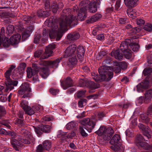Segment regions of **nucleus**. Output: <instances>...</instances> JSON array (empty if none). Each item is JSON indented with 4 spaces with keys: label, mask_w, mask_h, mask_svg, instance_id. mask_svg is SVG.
Here are the masks:
<instances>
[{
    "label": "nucleus",
    "mask_w": 152,
    "mask_h": 152,
    "mask_svg": "<svg viewBox=\"0 0 152 152\" xmlns=\"http://www.w3.org/2000/svg\"><path fill=\"white\" fill-rule=\"evenodd\" d=\"M75 20H76V15H74L73 9L72 11L70 8L64 9L59 22L60 28L62 30L66 31L67 27Z\"/></svg>",
    "instance_id": "1"
},
{
    "label": "nucleus",
    "mask_w": 152,
    "mask_h": 152,
    "mask_svg": "<svg viewBox=\"0 0 152 152\" xmlns=\"http://www.w3.org/2000/svg\"><path fill=\"white\" fill-rule=\"evenodd\" d=\"M110 67L107 65L100 66L98 69L99 75H96L93 78L98 82L106 80V81L110 80L113 77V73L110 71Z\"/></svg>",
    "instance_id": "2"
},
{
    "label": "nucleus",
    "mask_w": 152,
    "mask_h": 152,
    "mask_svg": "<svg viewBox=\"0 0 152 152\" xmlns=\"http://www.w3.org/2000/svg\"><path fill=\"white\" fill-rule=\"evenodd\" d=\"M81 126H80V133L81 136L86 137L88 136V134L86 132L84 129L89 132H91L93 129L96 125L95 120L86 118L82 120L80 122Z\"/></svg>",
    "instance_id": "3"
},
{
    "label": "nucleus",
    "mask_w": 152,
    "mask_h": 152,
    "mask_svg": "<svg viewBox=\"0 0 152 152\" xmlns=\"http://www.w3.org/2000/svg\"><path fill=\"white\" fill-rule=\"evenodd\" d=\"M48 34L50 39H53L56 38V40H58L60 39L62 36V33L59 30L58 26L56 25L54 27H53L51 30L44 29L42 31V35L44 37H48Z\"/></svg>",
    "instance_id": "4"
},
{
    "label": "nucleus",
    "mask_w": 152,
    "mask_h": 152,
    "mask_svg": "<svg viewBox=\"0 0 152 152\" xmlns=\"http://www.w3.org/2000/svg\"><path fill=\"white\" fill-rule=\"evenodd\" d=\"M17 139L11 138L10 143L13 149L16 151H19L20 147H22L24 144H30L31 142L28 139L23 138L21 136H18Z\"/></svg>",
    "instance_id": "5"
},
{
    "label": "nucleus",
    "mask_w": 152,
    "mask_h": 152,
    "mask_svg": "<svg viewBox=\"0 0 152 152\" xmlns=\"http://www.w3.org/2000/svg\"><path fill=\"white\" fill-rule=\"evenodd\" d=\"M144 141H148V140H146L141 134H137L135 140V142L136 145L140 148H142L152 152V145H149L148 143L144 142Z\"/></svg>",
    "instance_id": "6"
},
{
    "label": "nucleus",
    "mask_w": 152,
    "mask_h": 152,
    "mask_svg": "<svg viewBox=\"0 0 152 152\" xmlns=\"http://www.w3.org/2000/svg\"><path fill=\"white\" fill-rule=\"evenodd\" d=\"M120 136L118 134H115L110 140V143L112 145L111 148L116 152H124L123 147L121 145L120 143Z\"/></svg>",
    "instance_id": "7"
},
{
    "label": "nucleus",
    "mask_w": 152,
    "mask_h": 152,
    "mask_svg": "<svg viewBox=\"0 0 152 152\" xmlns=\"http://www.w3.org/2000/svg\"><path fill=\"white\" fill-rule=\"evenodd\" d=\"M152 83V77L151 76H147L145 79L137 86V91L139 92H142L144 90L148 88L150 84Z\"/></svg>",
    "instance_id": "8"
},
{
    "label": "nucleus",
    "mask_w": 152,
    "mask_h": 152,
    "mask_svg": "<svg viewBox=\"0 0 152 152\" xmlns=\"http://www.w3.org/2000/svg\"><path fill=\"white\" fill-rule=\"evenodd\" d=\"M73 10L74 12V15L77 14V19L79 20L83 21L87 17L86 10L85 9L83 10L80 9L79 10L78 6L75 5L73 7Z\"/></svg>",
    "instance_id": "9"
},
{
    "label": "nucleus",
    "mask_w": 152,
    "mask_h": 152,
    "mask_svg": "<svg viewBox=\"0 0 152 152\" xmlns=\"http://www.w3.org/2000/svg\"><path fill=\"white\" fill-rule=\"evenodd\" d=\"M138 126L139 128L142 130V134L147 138V139L146 140L148 141L152 135V133L149 127L141 123L139 124Z\"/></svg>",
    "instance_id": "10"
},
{
    "label": "nucleus",
    "mask_w": 152,
    "mask_h": 152,
    "mask_svg": "<svg viewBox=\"0 0 152 152\" xmlns=\"http://www.w3.org/2000/svg\"><path fill=\"white\" fill-rule=\"evenodd\" d=\"M56 45L52 43L46 47L44 53L41 57L42 59H46L52 55L53 50L56 48Z\"/></svg>",
    "instance_id": "11"
},
{
    "label": "nucleus",
    "mask_w": 152,
    "mask_h": 152,
    "mask_svg": "<svg viewBox=\"0 0 152 152\" xmlns=\"http://www.w3.org/2000/svg\"><path fill=\"white\" fill-rule=\"evenodd\" d=\"M60 83L61 87L64 90H66L74 85L73 80L69 77H68L66 79L61 80Z\"/></svg>",
    "instance_id": "12"
},
{
    "label": "nucleus",
    "mask_w": 152,
    "mask_h": 152,
    "mask_svg": "<svg viewBox=\"0 0 152 152\" xmlns=\"http://www.w3.org/2000/svg\"><path fill=\"white\" fill-rule=\"evenodd\" d=\"M77 46L75 44H73L69 45L65 50L64 55L65 58L72 56L76 54V49Z\"/></svg>",
    "instance_id": "13"
},
{
    "label": "nucleus",
    "mask_w": 152,
    "mask_h": 152,
    "mask_svg": "<svg viewBox=\"0 0 152 152\" xmlns=\"http://www.w3.org/2000/svg\"><path fill=\"white\" fill-rule=\"evenodd\" d=\"M4 84L6 86L5 91L7 92L9 90L11 91L13 89L14 87L17 86L18 82L17 80L10 79L6 81H4Z\"/></svg>",
    "instance_id": "14"
},
{
    "label": "nucleus",
    "mask_w": 152,
    "mask_h": 152,
    "mask_svg": "<svg viewBox=\"0 0 152 152\" xmlns=\"http://www.w3.org/2000/svg\"><path fill=\"white\" fill-rule=\"evenodd\" d=\"M31 91L29 84L27 83H23L20 86L18 93L20 94H23L27 91Z\"/></svg>",
    "instance_id": "15"
},
{
    "label": "nucleus",
    "mask_w": 152,
    "mask_h": 152,
    "mask_svg": "<svg viewBox=\"0 0 152 152\" xmlns=\"http://www.w3.org/2000/svg\"><path fill=\"white\" fill-rule=\"evenodd\" d=\"M62 59V58L60 57L56 58L53 61L51 60L45 61L44 62L47 66H50L53 68H56L58 67L59 63Z\"/></svg>",
    "instance_id": "16"
},
{
    "label": "nucleus",
    "mask_w": 152,
    "mask_h": 152,
    "mask_svg": "<svg viewBox=\"0 0 152 152\" xmlns=\"http://www.w3.org/2000/svg\"><path fill=\"white\" fill-rule=\"evenodd\" d=\"M131 43V40L126 39L122 42L120 46V49L122 52L129 50L130 49L129 45Z\"/></svg>",
    "instance_id": "17"
},
{
    "label": "nucleus",
    "mask_w": 152,
    "mask_h": 152,
    "mask_svg": "<svg viewBox=\"0 0 152 152\" xmlns=\"http://www.w3.org/2000/svg\"><path fill=\"white\" fill-rule=\"evenodd\" d=\"M105 135L102 136L103 141L109 140L111 138L114 133V131L112 127H109L106 128Z\"/></svg>",
    "instance_id": "18"
},
{
    "label": "nucleus",
    "mask_w": 152,
    "mask_h": 152,
    "mask_svg": "<svg viewBox=\"0 0 152 152\" xmlns=\"http://www.w3.org/2000/svg\"><path fill=\"white\" fill-rule=\"evenodd\" d=\"M36 18V16L34 15H31V16L23 15L22 18V20L24 22V23L28 24L34 23Z\"/></svg>",
    "instance_id": "19"
},
{
    "label": "nucleus",
    "mask_w": 152,
    "mask_h": 152,
    "mask_svg": "<svg viewBox=\"0 0 152 152\" xmlns=\"http://www.w3.org/2000/svg\"><path fill=\"white\" fill-rule=\"evenodd\" d=\"M80 37L79 33L77 31L71 32L68 34L67 36L68 39L72 41H74L78 39Z\"/></svg>",
    "instance_id": "20"
},
{
    "label": "nucleus",
    "mask_w": 152,
    "mask_h": 152,
    "mask_svg": "<svg viewBox=\"0 0 152 152\" xmlns=\"http://www.w3.org/2000/svg\"><path fill=\"white\" fill-rule=\"evenodd\" d=\"M64 7L63 4L62 2H59L58 4L56 2L54 1L51 5L52 11L54 13H56L58 9H61Z\"/></svg>",
    "instance_id": "21"
},
{
    "label": "nucleus",
    "mask_w": 152,
    "mask_h": 152,
    "mask_svg": "<svg viewBox=\"0 0 152 152\" xmlns=\"http://www.w3.org/2000/svg\"><path fill=\"white\" fill-rule=\"evenodd\" d=\"M26 66V64L25 63H22L20 64L18 68V71L16 74L17 77L16 78H19L21 77L22 74L25 71V69Z\"/></svg>",
    "instance_id": "22"
},
{
    "label": "nucleus",
    "mask_w": 152,
    "mask_h": 152,
    "mask_svg": "<svg viewBox=\"0 0 152 152\" xmlns=\"http://www.w3.org/2000/svg\"><path fill=\"white\" fill-rule=\"evenodd\" d=\"M21 35L18 34L13 35L10 39L11 45L18 44L21 40Z\"/></svg>",
    "instance_id": "23"
},
{
    "label": "nucleus",
    "mask_w": 152,
    "mask_h": 152,
    "mask_svg": "<svg viewBox=\"0 0 152 152\" xmlns=\"http://www.w3.org/2000/svg\"><path fill=\"white\" fill-rule=\"evenodd\" d=\"M138 0H124L125 5L129 8H132L137 5Z\"/></svg>",
    "instance_id": "24"
},
{
    "label": "nucleus",
    "mask_w": 152,
    "mask_h": 152,
    "mask_svg": "<svg viewBox=\"0 0 152 152\" xmlns=\"http://www.w3.org/2000/svg\"><path fill=\"white\" fill-rule=\"evenodd\" d=\"M102 17V15L101 14H96L87 20L86 21V23L88 24L93 23L98 20Z\"/></svg>",
    "instance_id": "25"
},
{
    "label": "nucleus",
    "mask_w": 152,
    "mask_h": 152,
    "mask_svg": "<svg viewBox=\"0 0 152 152\" xmlns=\"http://www.w3.org/2000/svg\"><path fill=\"white\" fill-rule=\"evenodd\" d=\"M111 56H114L115 58L118 60H120L122 59L123 57V55L120 52L119 49H117L116 50H113L110 53Z\"/></svg>",
    "instance_id": "26"
},
{
    "label": "nucleus",
    "mask_w": 152,
    "mask_h": 152,
    "mask_svg": "<svg viewBox=\"0 0 152 152\" xmlns=\"http://www.w3.org/2000/svg\"><path fill=\"white\" fill-rule=\"evenodd\" d=\"M85 51L84 48L83 46H79L77 49L76 53L78 58L82 59L83 58Z\"/></svg>",
    "instance_id": "27"
},
{
    "label": "nucleus",
    "mask_w": 152,
    "mask_h": 152,
    "mask_svg": "<svg viewBox=\"0 0 152 152\" xmlns=\"http://www.w3.org/2000/svg\"><path fill=\"white\" fill-rule=\"evenodd\" d=\"M86 86V87L91 90L95 89L100 87V85L99 83H96L91 81H88Z\"/></svg>",
    "instance_id": "28"
},
{
    "label": "nucleus",
    "mask_w": 152,
    "mask_h": 152,
    "mask_svg": "<svg viewBox=\"0 0 152 152\" xmlns=\"http://www.w3.org/2000/svg\"><path fill=\"white\" fill-rule=\"evenodd\" d=\"M45 11L42 9H39L37 12V15L39 17L46 18L50 15V13L48 12Z\"/></svg>",
    "instance_id": "29"
},
{
    "label": "nucleus",
    "mask_w": 152,
    "mask_h": 152,
    "mask_svg": "<svg viewBox=\"0 0 152 152\" xmlns=\"http://www.w3.org/2000/svg\"><path fill=\"white\" fill-rule=\"evenodd\" d=\"M20 135L23 138L28 139L29 140V138L31 136L30 132L25 129H20Z\"/></svg>",
    "instance_id": "30"
},
{
    "label": "nucleus",
    "mask_w": 152,
    "mask_h": 152,
    "mask_svg": "<svg viewBox=\"0 0 152 152\" xmlns=\"http://www.w3.org/2000/svg\"><path fill=\"white\" fill-rule=\"evenodd\" d=\"M13 0H1V4H6V5L9 6L10 8L14 9L15 8L14 6L15 4V1H13Z\"/></svg>",
    "instance_id": "31"
},
{
    "label": "nucleus",
    "mask_w": 152,
    "mask_h": 152,
    "mask_svg": "<svg viewBox=\"0 0 152 152\" xmlns=\"http://www.w3.org/2000/svg\"><path fill=\"white\" fill-rule=\"evenodd\" d=\"M39 70V74L42 78H45L47 77L49 75L48 68L44 67L41 68Z\"/></svg>",
    "instance_id": "32"
},
{
    "label": "nucleus",
    "mask_w": 152,
    "mask_h": 152,
    "mask_svg": "<svg viewBox=\"0 0 152 152\" xmlns=\"http://www.w3.org/2000/svg\"><path fill=\"white\" fill-rule=\"evenodd\" d=\"M27 77L30 78L33 75L38 73V70L32 69L31 67H28L26 70Z\"/></svg>",
    "instance_id": "33"
},
{
    "label": "nucleus",
    "mask_w": 152,
    "mask_h": 152,
    "mask_svg": "<svg viewBox=\"0 0 152 152\" xmlns=\"http://www.w3.org/2000/svg\"><path fill=\"white\" fill-rule=\"evenodd\" d=\"M90 2L88 0H83L79 4V7H80V9L83 10L85 9L86 10V8L89 5Z\"/></svg>",
    "instance_id": "34"
},
{
    "label": "nucleus",
    "mask_w": 152,
    "mask_h": 152,
    "mask_svg": "<svg viewBox=\"0 0 152 152\" xmlns=\"http://www.w3.org/2000/svg\"><path fill=\"white\" fill-rule=\"evenodd\" d=\"M42 145L44 149L47 151H49L51 147L52 142L48 140L44 141L42 143Z\"/></svg>",
    "instance_id": "35"
},
{
    "label": "nucleus",
    "mask_w": 152,
    "mask_h": 152,
    "mask_svg": "<svg viewBox=\"0 0 152 152\" xmlns=\"http://www.w3.org/2000/svg\"><path fill=\"white\" fill-rule=\"evenodd\" d=\"M147 114H141L140 117L141 118V121L145 124H148L150 122V119L148 116Z\"/></svg>",
    "instance_id": "36"
},
{
    "label": "nucleus",
    "mask_w": 152,
    "mask_h": 152,
    "mask_svg": "<svg viewBox=\"0 0 152 152\" xmlns=\"http://www.w3.org/2000/svg\"><path fill=\"white\" fill-rule=\"evenodd\" d=\"M106 128L103 126H101L99 129L95 132L96 134H97L101 136V138H102V136L105 135V131H106Z\"/></svg>",
    "instance_id": "37"
},
{
    "label": "nucleus",
    "mask_w": 152,
    "mask_h": 152,
    "mask_svg": "<svg viewBox=\"0 0 152 152\" xmlns=\"http://www.w3.org/2000/svg\"><path fill=\"white\" fill-rule=\"evenodd\" d=\"M95 3L92 1L90 3L89 6V12L93 13L97 11V7L95 5Z\"/></svg>",
    "instance_id": "38"
},
{
    "label": "nucleus",
    "mask_w": 152,
    "mask_h": 152,
    "mask_svg": "<svg viewBox=\"0 0 152 152\" xmlns=\"http://www.w3.org/2000/svg\"><path fill=\"white\" fill-rule=\"evenodd\" d=\"M130 40H131V43L129 45L130 49H131L133 51H137L140 48L139 45L138 44H136L134 42H132V39Z\"/></svg>",
    "instance_id": "39"
},
{
    "label": "nucleus",
    "mask_w": 152,
    "mask_h": 152,
    "mask_svg": "<svg viewBox=\"0 0 152 152\" xmlns=\"http://www.w3.org/2000/svg\"><path fill=\"white\" fill-rule=\"evenodd\" d=\"M152 72V68L150 67H147L144 69L143 71V74L145 76H151L152 77V76L151 75Z\"/></svg>",
    "instance_id": "40"
},
{
    "label": "nucleus",
    "mask_w": 152,
    "mask_h": 152,
    "mask_svg": "<svg viewBox=\"0 0 152 152\" xmlns=\"http://www.w3.org/2000/svg\"><path fill=\"white\" fill-rule=\"evenodd\" d=\"M41 127L43 133H49L50 132L51 126L47 125H42Z\"/></svg>",
    "instance_id": "41"
},
{
    "label": "nucleus",
    "mask_w": 152,
    "mask_h": 152,
    "mask_svg": "<svg viewBox=\"0 0 152 152\" xmlns=\"http://www.w3.org/2000/svg\"><path fill=\"white\" fill-rule=\"evenodd\" d=\"M7 32L6 31V34H7V36H10L12 34L14 29V26L12 25H10L7 27Z\"/></svg>",
    "instance_id": "42"
},
{
    "label": "nucleus",
    "mask_w": 152,
    "mask_h": 152,
    "mask_svg": "<svg viewBox=\"0 0 152 152\" xmlns=\"http://www.w3.org/2000/svg\"><path fill=\"white\" fill-rule=\"evenodd\" d=\"M2 41H1V44H2L3 46L4 47H7L11 44L10 42V40H9V38L5 37L2 38Z\"/></svg>",
    "instance_id": "43"
},
{
    "label": "nucleus",
    "mask_w": 152,
    "mask_h": 152,
    "mask_svg": "<svg viewBox=\"0 0 152 152\" xmlns=\"http://www.w3.org/2000/svg\"><path fill=\"white\" fill-rule=\"evenodd\" d=\"M15 122V124L18 126L24 127L26 126L25 124V122L23 119L17 118Z\"/></svg>",
    "instance_id": "44"
},
{
    "label": "nucleus",
    "mask_w": 152,
    "mask_h": 152,
    "mask_svg": "<svg viewBox=\"0 0 152 152\" xmlns=\"http://www.w3.org/2000/svg\"><path fill=\"white\" fill-rule=\"evenodd\" d=\"M88 82L87 78H84L83 79H80L79 81V85L80 87H86L87 82Z\"/></svg>",
    "instance_id": "45"
},
{
    "label": "nucleus",
    "mask_w": 152,
    "mask_h": 152,
    "mask_svg": "<svg viewBox=\"0 0 152 152\" xmlns=\"http://www.w3.org/2000/svg\"><path fill=\"white\" fill-rule=\"evenodd\" d=\"M34 131L38 136H40L43 133L41 126H33Z\"/></svg>",
    "instance_id": "46"
},
{
    "label": "nucleus",
    "mask_w": 152,
    "mask_h": 152,
    "mask_svg": "<svg viewBox=\"0 0 152 152\" xmlns=\"http://www.w3.org/2000/svg\"><path fill=\"white\" fill-rule=\"evenodd\" d=\"M145 95L146 99L148 101L150 100L152 97V89H150L147 90L145 93Z\"/></svg>",
    "instance_id": "47"
},
{
    "label": "nucleus",
    "mask_w": 152,
    "mask_h": 152,
    "mask_svg": "<svg viewBox=\"0 0 152 152\" xmlns=\"http://www.w3.org/2000/svg\"><path fill=\"white\" fill-rule=\"evenodd\" d=\"M24 110L26 114L30 115L35 113L34 110V107L31 108L30 106L28 107Z\"/></svg>",
    "instance_id": "48"
},
{
    "label": "nucleus",
    "mask_w": 152,
    "mask_h": 152,
    "mask_svg": "<svg viewBox=\"0 0 152 152\" xmlns=\"http://www.w3.org/2000/svg\"><path fill=\"white\" fill-rule=\"evenodd\" d=\"M42 3L44 4L45 10H50V0H42Z\"/></svg>",
    "instance_id": "49"
},
{
    "label": "nucleus",
    "mask_w": 152,
    "mask_h": 152,
    "mask_svg": "<svg viewBox=\"0 0 152 152\" xmlns=\"http://www.w3.org/2000/svg\"><path fill=\"white\" fill-rule=\"evenodd\" d=\"M7 113V111L5 107L2 106L0 105V119L2 117L5 116Z\"/></svg>",
    "instance_id": "50"
},
{
    "label": "nucleus",
    "mask_w": 152,
    "mask_h": 152,
    "mask_svg": "<svg viewBox=\"0 0 152 152\" xmlns=\"http://www.w3.org/2000/svg\"><path fill=\"white\" fill-rule=\"evenodd\" d=\"M119 24L121 25L125 24L128 22L127 19L125 18H118Z\"/></svg>",
    "instance_id": "51"
},
{
    "label": "nucleus",
    "mask_w": 152,
    "mask_h": 152,
    "mask_svg": "<svg viewBox=\"0 0 152 152\" xmlns=\"http://www.w3.org/2000/svg\"><path fill=\"white\" fill-rule=\"evenodd\" d=\"M76 123L74 121H72L68 123L66 126V128L68 130L72 129L75 126Z\"/></svg>",
    "instance_id": "52"
},
{
    "label": "nucleus",
    "mask_w": 152,
    "mask_h": 152,
    "mask_svg": "<svg viewBox=\"0 0 152 152\" xmlns=\"http://www.w3.org/2000/svg\"><path fill=\"white\" fill-rule=\"evenodd\" d=\"M118 64L121 69L124 70H126L127 68V64L125 61L121 62L118 63Z\"/></svg>",
    "instance_id": "53"
},
{
    "label": "nucleus",
    "mask_w": 152,
    "mask_h": 152,
    "mask_svg": "<svg viewBox=\"0 0 152 152\" xmlns=\"http://www.w3.org/2000/svg\"><path fill=\"white\" fill-rule=\"evenodd\" d=\"M28 102L25 100H23L21 102L20 106L24 110L29 106L28 105Z\"/></svg>",
    "instance_id": "54"
},
{
    "label": "nucleus",
    "mask_w": 152,
    "mask_h": 152,
    "mask_svg": "<svg viewBox=\"0 0 152 152\" xmlns=\"http://www.w3.org/2000/svg\"><path fill=\"white\" fill-rule=\"evenodd\" d=\"M69 63L72 65H75L77 61L76 55L75 56L73 57L69 58Z\"/></svg>",
    "instance_id": "55"
},
{
    "label": "nucleus",
    "mask_w": 152,
    "mask_h": 152,
    "mask_svg": "<svg viewBox=\"0 0 152 152\" xmlns=\"http://www.w3.org/2000/svg\"><path fill=\"white\" fill-rule=\"evenodd\" d=\"M86 92V91L85 90H80L78 91L76 94L77 97L78 98L82 97L84 96Z\"/></svg>",
    "instance_id": "56"
},
{
    "label": "nucleus",
    "mask_w": 152,
    "mask_h": 152,
    "mask_svg": "<svg viewBox=\"0 0 152 152\" xmlns=\"http://www.w3.org/2000/svg\"><path fill=\"white\" fill-rule=\"evenodd\" d=\"M31 91H27L23 94V95L22 96V98H29L31 97L33 94L31 93Z\"/></svg>",
    "instance_id": "57"
},
{
    "label": "nucleus",
    "mask_w": 152,
    "mask_h": 152,
    "mask_svg": "<svg viewBox=\"0 0 152 152\" xmlns=\"http://www.w3.org/2000/svg\"><path fill=\"white\" fill-rule=\"evenodd\" d=\"M124 53V56L127 59H129L132 56V54L131 53V50L130 49L129 50L125 51V52H123Z\"/></svg>",
    "instance_id": "58"
},
{
    "label": "nucleus",
    "mask_w": 152,
    "mask_h": 152,
    "mask_svg": "<svg viewBox=\"0 0 152 152\" xmlns=\"http://www.w3.org/2000/svg\"><path fill=\"white\" fill-rule=\"evenodd\" d=\"M22 41H24L28 37H29L30 34L27 32L26 31H24L22 33Z\"/></svg>",
    "instance_id": "59"
},
{
    "label": "nucleus",
    "mask_w": 152,
    "mask_h": 152,
    "mask_svg": "<svg viewBox=\"0 0 152 152\" xmlns=\"http://www.w3.org/2000/svg\"><path fill=\"white\" fill-rule=\"evenodd\" d=\"M66 133L67 132H63L61 130L59 131V134L58 135V136L59 137H63V138L61 139L62 141V140H64V139H66Z\"/></svg>",
    "instance_id": "60"
},
{
    "label": "nucleus",
    "mask_w": 152,
    "mask_h": 152,
    "mask_svg": "<svg viewBox=\"0 0 152 152\" xmlns=\"http://www.w3.org/2000/svg\"><path fill=\"white\" fill-rule=\"evenodd\" d=\"M49 91L52 95L56 96L59 92V90L58 89L51 88L49 89Z\"/></svg>",
    "instance_id": "61"
},
{
    "label": "nucleus",
    "mask_w": 152,
    "mask_h": 152,
    "mask_svg": "<svg viewBox=\"0 0 152 152\" xmlns=\"http://www.w3.org/2000/svg\"><path fill=\"white\" fill-rule=\"evenodd\" d=\"M140 28L137 27L133 28H132L131 30V32H130V34L132 35L136 34L137 33L139 32L140 31Z\"/></svg>",
    "instance_id": "62"
},
{
    "label": "nucleus",
    "mask_w": 152,
    "mask_h": 152,
    "mask_svg": "<svg viewBox=\"0 0 152 152\" xmlns=\"http://www.w3.org/2000/svg\"><path fill=\"white\" fill-rule=\"evenodd\" d=\"M44 148L42 144H40L39 145L36 149L37 152H44V151L45 150V149H44Z\"/></svg>",
    "instance_id": "63"
},
{
    "label": "nucleus",
    "mask_w": 152,
    "mask_h": 152,
    "mask_svg": "<svg viewBox=\"0 0 152 152\" xmlns=\"http://www.w3.org/2000/svg\"><path fill=\"white\" fill-rule=\"evenodd\" d=\"M143 28L147 31L151 32L152 31V24H150L148 25H145L144 27Z\"/></svg>",
    "instance_id": "64"
}]
</instances>
